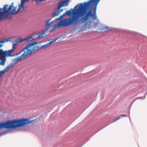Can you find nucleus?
<instances>
[{
  "label": "nucleus",
  "instance_id": "obj_8",
  "mask_svg": "<svg viewBox=\"0 0 147 147\" xmlns=\"http://www.w3.org/2000/svg\"><path fill=\"white\" fill-rule=\"evenodd\" d=\"M47 30H42L39 33L36 32L32 34L31 35L34 40L37 38H39L46 36L45 33Z\"/></svg>",
  "mask_w": 147,
  "mask_h": 147
},
{
  "label": "nucleus",
  "instance_id": "obj_13",
  "mask_svg": "<svg viewBox=\"0 0 147 147\" xmlns=\"http://www.w3.org/2000/svg\"><path fill=\"white\" fill-rule=\"evenodd\" d=\"M51 20V19H50L49 20L46 21L45 27L46 28H47L50 26L51 25L52 23L53 22V21H52L50 22Z\"/></svg>",
  "mask_w": 147,
  "mask_h": 147
},
{
  "label": "nucleus",
  "instance_id": "obj_22",
  "mask_svg": "<svg viewBox=\"0 0 147 147\" xmlns=\"http://www.w3.org/2000/svg\"><path fill=\"white\" fill-rule=\"evenodd\" d=\"M59 19V18H57V19H55V20H58V19Z\"/></svg>",
  "mask_w": 147,
  "mask_h": 147
},
{
  "label": "nucleus",
  "instance_id": "obj_14",
  "mask_svg": "<svg viewBox=\"0 0 147 147\" xmlns=\"http://www.w3.org/2000/svg\"><path fill=\"white\" fill-rule=\"evenodd\" d=\"M28 0H21V3H23V4H24V2L28 1ZM36 2H37L38 4L40 2H42L43 0H35Z\"/></svg>",
  "mask_w": 147,
  "mask_h": 147
},
{
  "label": "nucleus",
  "instance_id": "obj_11",
  "mask_svg": "<svg viewBox=\"0 0 147 147\" xmlns=\"http://www.w3.org/2000/svg\"><path fill=\"white\" fill-rule=\"evenodd\" d=\"M57 39H54L51 41H50L49 43L47 44L46 45H44L41 46H38V51L41 49H45L48 47H49L51 44L54 43L56 40Z\"/></svg>",
  "mask_w": 147,
  "mask_h": 147
},
{
  "label": "nucleus",
  "instance_id": "obj_19",
  "mask_svg": "<svg viewBox=\"0 0 147 147\" xmlns=\"http://www.w3.org/2000/svg\"><path fill=\"white\" fill-rule=\"evenodd\" d=\"M121 116V117H126L127 116V115H123Z\"/></svg>",
  "mask_w": 147,
  "mask_h": 147
},
{
  "label": "nucleus",
  "instance_id": "obj_7",
  "mask_svg": "<svg viewBox=\"0 0 147 147\" xmlns=\"http://www.w3.org/2000/svg\"><path fill=\"white\" fill-rule=\"evenodd\" d=\"M8 6V5H4L3 8H0V20L2 19L8 18L6 11Z\"/></svg>",
  "mask_w": 147,
  "mask_h": 147
},
{
  "label": "nucleus",
  "instance_id": "obj_20",
  "mask_svg": "<svg viewBox=\"0 0 147 147\" xmlns=\"http://www.w3.org/2000/svg\"><path fill=\"white\" fill-rule=\"evenodd\" d=\"M121 117V116H119L117 117V118L118 119V120L120 118V117Z\"/></svg>",
  "mask_w": 147,
  "mask_h": 147
},
{
  "label": "nucleus",
  "instance_id": "obj_9",
  "mask_svg": "<svg viewBox=\"0 0 147 147\" xmlns=\"http://www.w3.org/2000/svg\"><path fill=\"white\" fill-rule=\"evenodd\" d=\"M34 40L32 37V35L28 36L25 38H20L19 39H17L16 38L15 41H18L20 43H24L28 42V41H31Z\"/></svg>",
  "mask_w": 147,
  "mask_h": 147
},
{
  "label": "nucleus",
  "instance_id": "obj_12",
  "mask_svg": "<svg viewBox=\"0 0 147 147\" xmlns=\"http://www.w3.org/2000/svg\"><path fill=\"white\" fill-rule=\"evenodd\" d=\"M14 65V64L13 63H10L7 65L3 70L5 73H6L10 69L13 68Z\"/></svg>",
  "mask_w": 147,
  "mask_h": 147
},
{
  "label": "nucleus",
  "instance_id": "obj_1",
  "mask_svg": "<svg viewBox=\"0 0 147 147\" xmlns=\"http://www.w3.org/2000/svg\"><path fill=\"white\" fill-rule=\"evenodd\" d=\"M100 0H89L87 2L78 4L79 5L78 15H74L71 17L60 20L57 24L52 26L53 30L59 27H65L78 24H84L86 26L90 24L91 20L97 19V5Z\"/></svg>",
  "mask_w": 147,
  "mask_h": 147
},
{
  "label": "nucleus",
  "instance_id": "obj_17",
  "mask_svg": "<svg viewBox=\"0 0 147 147\" xmlns=\"http://www.w3.org/2000/svg\"><path fill=\"white\" fill-rule=\"evenodd\" d=\"M65 13H64L63 15L61 16L60 18H62L64 15H65Z\"/></svg>",
  "mask_w": 147,
  "mask_h": 147
},
{
  "label": "nucleus",
  "instance_id": "obj_2",
  "mask_svg": "<svg viewBox=\"0 0 147 147\" xmlns=\"http://www.w3.org/2000/svg\"><path fill=\"white\" fill-rule=\"evenodd\" d=\"M37 44L38 43L36 42L28 44L25 48L16 55H18L22 53L20 57L13 59V61L15 63H17L18 62L30 56L32 53H34L38 51V46L35 45Z\"/></svg>",
  "mask_w": 147,
  "mask_h": 147
},
{
  "label": "nucleus",
  "instance_id": "obj_15",
  "mask_svg": "<svg viewBox=\"0 0 147 147\" xmlns=\"http://www.w3.org/2000/svg\"><path fill=\"white\" fill-rule=\"evenodd\" d=\"M5 73V72L3 69L2 71H0V78H1Z\"/></svg>",
  "mask_w": 147,
  "mask_h": 147
},
{
  "label": "nucleus",
  "instance_id": "obj_10",
  "mask_svg": "<svg viewBox=\"0 0 147 147\" xmlns=\"http://www.w3.org/2000/svg\"><path fill=\"white\" fill-rule=\"evenodd\" d=\"M16 40L15 38L12 37L7 39H3L0 41V48H1L3 46V45H2V43H4L5 42H7L9 41L11 42H13L15 41Z\"/></svg>",
  "mask_w": 147,
  "mask_h": 147
},
{
  "label": "nucleus",
  "instance_id": "obj_3",
  "mask_svg": "<svg viewBox=\"0 0 147 147\" xmlns=\"http://www.w3.org/2000/svg\"><path fill=\"white\" fill-rule=\"evenodd\" d=\"M34 120L30 119L22 118L13 120H8L4 122L0 123V129L3 128L14 129L17 127H22L25 125L33 122Z\"/></svg>",
  "mask_w": 147,
  "mask_h": 147
},
{
  "label": "nucleus",
  "instance_id": "obj_4",
  "mask_svg": "<svg viewBox=\"0 0 147 147\" xmlns=\"http://www.w3.org/2000/svg\"><path fill=\"white\" fill-rule=\"evenodd\" d=\"M17 44H13V48L8 51H4L2 49H0V65H5L6 61V57L12 56L11 55V53L14 51L15 48V46Z\"/></svg>",
  "mask_w": 147,
  "mask_h": 147
},
{
  "label": "nucleus",
  "instance_id": "obj_18",
  "mask_svg": "<svg viewBox=\"0 0 147 147\" xmlns=\"http://www.w3.org/2000/svg\"><path fill=\"white\" fill-rule=\"evenodd\" d=\"M66 13H68V14H70L71 12L69 11H67L66 12Z\"/></svg>",
  "mask_w": 147,
  "mask_h": 147
},
{
  "label": "nucleus",
  "instance_id": "obj_21",
  "mask_svg": "<svg viewBox=\"0 0 147 147\" xmlns=\"http://www.w3.org/2000/svg\"><path fill=\"white\" fill-rule=\"evenodd\" d=\"M5 133V132H3V133H1L0 134V135H1L2 134H3L4 133Z\"/></svg>",
  "mask_w": 147,
  "mask_h": 147
},
{
  "label": "nucleus",
  "instance_id": "obj_23",
  "mask_svg": "<svg viewBox=\"0 0 147 147\" xmlns=\"http://www.w3.org/2000/svg\"><path fill=\"white\" fill-rule=\"evenodd\" d=\"M96 23H94V25H95V26H96Z\"/></svg>",
  "mask_w": 147,
  "mask_h": 147
},
{
  "label": "nucleus",
  "instance_id": "obj_16",
  "mask_svg": "<svg viewBox=\"0 0 147 147\" xmlns=\"http://www.w3.org/2000/svg\"><path fill=\"white\" fill-rule=\"evenodd\" d=\"M118 120V119L117 118H115V119H114V120L113 121V122H115L116 121H117Z\"/></svg>",
  "mask_w": 147,
  "mask_h": 147
},
{
  "label": "nucleus",
  "instance_id": "obj_5",
  "mask_svg": "<svg viewBox=\"0 0 147 147\" xmlns=\"http://www.w3.org/2000/svg\"><path fill=\"white\" fill-rule=\"evenodd\" d=\"M13 3L12 2L11 4L7 7V15L8 16V18L9 20H10L11 17V16L8 17V16L10 15H14L18 13H20L24 9V4L23 3H20V4L19 5V8L18 10L16 11V9H17V7L13 6Z\"/></svg>",
  "mask_w": 147,
  "mask_h": 147
},
{
  "label": "nucleus",
  "instance_id": "obj_6",
  "mask_svg": "<svg viewBox=\"0 0 147 147\" xmlns=\"http://www.w3.org/2000/svg\"><path fill=\"white\" fill-rule=\"evenodd\" d=\"M69 0H65V1H59L58 4V9L56 10L52 14L53 17L58 16L63 11V10H60L61 8V7L68 5Z\"/></svg>",
  "mask_w": 147,
  "mask_h": 147
}]
</instances>
